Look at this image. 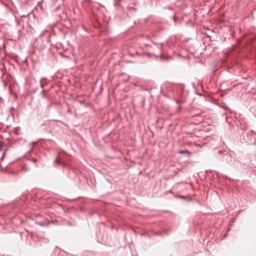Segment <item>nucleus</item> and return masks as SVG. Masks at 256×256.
I'll use <instances>...</instances> for the list:
<instances>
[{
	"label": "nucleus",
	"instance_id": "obj_2",
	"mask_svg": "<svg viewBox=\"0 0 256 256\" xmlns=\"http://www.w3.org/2000/svg\"><path fill=\"white\" fill-rule=\"evenodd\" d=\"M4 146V144L2 142H0V150L2 149Z\"/></svg>",
	"mask_w": 256,
	"mask_h": 256
},
{
	"label": "nucleus",
	"instance_id": "obj_1",
	"mask_svg": "<svg viewBox=\"0 0 256 256\" xmlns=\"http://www.w3.org/2000/svg\"><path fill=\"white\" fill-rule=\"evenodd\" d=\"M180 154H190V152L188 150H182L178 152Z\"/></svg>",
	"mask_w": 256,
	"mask_h": 256
}]
</instances>
